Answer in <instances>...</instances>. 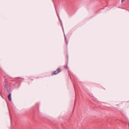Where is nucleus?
I'll use <instances>...</instances> for the list:
<instances>
[{
  "label": "nucleus",
  "instance_id": "0eeeda50",
  "mask_svg": "<svg viewBox=\"0 0 129 129\" xmlns=\"http://www.w3.org/2000/svg\"><path fill=\"white\" fill-rule=\"evenodd\" d=\"M67 60H68V55H67Z\"/></svg>",
  "mask_w": 129,
  "mask_h": 129
},
{
  "label": "nucleus",
  "instance_id": "423d86ee",
  "mask_svg": "<svg viewBox=\"0 0 129 129\" xmlns=\"http://www.w3.org/2000/svg\"><path fill=\"white\" fill-rule=\"evenodd\" d=\"M125 1V0H121V2L122 3H123Z\"/></svg>",
  "mask_w": 129,
  "mask_h": 129
},
{
  "label": "nucleus",
  "instance_id": "6e6552de",
  "mask_svg": "<svg viewBox=\"0 0 129 129\" xmlns=\"http://www.w3.org/2000/svg\"><path fill=\"white\" fill-rule=\"evenodd\" d=\"M4 87H7V85H5H5H4Z\"/></svg>",
  "mask_w": 129,
  "mask_h": 129
},
{
  "label": "nucleus",
  "instance_id": "f03ea898",
  "mask_svg": "<svg viewBox=\"0 0 129 129\" xmlns=\"http://www.w3.org/2000/svg\"><path fill=\"white\" fill-rule=\"evenodd\" d=\"M54 7H55V10L56 11V13H57V14L58 17H59V19L60 20V21L61 22H61V20L60 19V17L58 15V12L57 11V9H56V7L55 6V5H54Z\"/></svg>",
  "mask_w": 129,
  "mask_h": 129
},
{
  "label": "nucleus",
  "instance_id": "7ed1b4c3",
  "mask_svg": "<svg viewBox=\"0 0 129 129\" xmlns=\"http://www.w3.org/2000/svg\"><path fill=\"white\" fill-rule=\"evenodd\" d=\"M11 93H10L8 95V99L10 101H11Z\"/></svg>",
  "mask_w": 129,
  "mask_h": 129
},
{
  "label": "nucleus",
  "instance_id": "20e7f679",
  "mask_svg": "<svg viewBox=\"0 0 129 129\" xmlns=\"http://www.w3.org/2000/svg\"><path fill=\"white\" fill-rule=\"evenodd\" d=\"M65 39L66 41V45L67 46V45H68V42L66 40V37L65 36Z\"/></svg>",
  "mask_w": 129,
  "mask_h": 129
},
{
  "label": "nucleus",
  "instance_id": "f257e3e1",
  "mask_svg": "<svg viewBox=\"0 0 129 129\" xmlns=\"http://www.w3.org/2000/svg\"><path fill=\"white\" fill-rule=\"evenodd\" d=\"M61 71V68L59 67H58L56 71H54L52 73L51 75H56L58 73Z\"/></svg>",
  "mask_w": 129,
  "mask_h": 129
},
{
  "label": "nucleus",
  "instance_id": "39448f33",
  "mask_svg": "<svg viewBox=\"0 0 129 129\" xmlns=\"http://www.w3.org/2000/svg\"><path fill=\"white\" fill-rule=\"evenodd\" d=\"M68 63H67L66 66L65 67V68L66 69H68Z\"/></svg>",
  "mask_w": 129,
  "mask_h": 129
}]
</instances>
